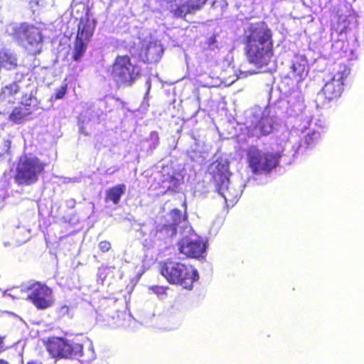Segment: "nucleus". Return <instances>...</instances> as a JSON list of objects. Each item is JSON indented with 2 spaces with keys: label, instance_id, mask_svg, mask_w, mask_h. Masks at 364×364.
<instances>
[{
  "label": "nucleus",
  "instance_id": "obj_9",
  "mask_svg": "<svg viewBox=\"0 0 364 364\" xmlns=\"http://www.w3.org/2000/svg\"><path fill=\"white\" fill-rule=\"evenodd\" d=\"M96 23L95 18L89 10H87L85 14L80 18L73 52L74 60L78 61L82 58L87 44L93 35Z\"/></svg>",
  "mask_w": 364,
  "mask_h": 364
},
{
  "label": "nucleus",
  "instance_id": "obj_4",
  "mask_svg": "<svg viewBox=\"0 0 364 364\" xmlns=\"http://www.w3.org/2000/svg\"><path fill=\"white\" fill-rule=\"evenodd\" d=\"M161 274L172 284H178L184 289H191L193 284L198 279V274L191 265L168 261L161 267Z\"/></svg>",
  "mask_w": 364,
  "mask_h": 364
},
{
  "label": "nucleus",
  "instance_id": "obj_35",
  "mask_svg": "<svg viewBox=\"0 0 364 364\" xmlns=\"http://www.w3.org/2000/svg\"><path fill=\"white\" fill-rule=\"evenodd\" d=\"M2 343H3V342H2V339H1V338L0 337V348H1V346H2Z\"/></svg>",
  "mask_w": 364,
  "mask_h": 364
},
{
  "label": "nucleus",
  "instance_id": "obj_23",
  "mask_svg": "<svg viewBox=\"0 0 364 364\" xmlns=\"http://www.w3.org/2000/svg\"><path fill=\"white\" fill-rule=\"evenodd\" d=\"M229 184L230 182L228 181L227 183V186H224L223 189L220 188L222 187L221 183L217 184V186L218 189V193H220V195H221L222 197H223L226 203L229 202L230 203L233 204L237 200L240 196V193L235 189L229 188Z\"/></svg>",
  "mask_w": 364,
  "mask_h": 364
},
{
  "label": "nucleus",
  "instance_id": "obj_11",
  "mask_svg": "<svg viewBox=\"0 0 364 364\" xmlns=\"http://www.w3.org/2000/svg\"><path fill=\"white\" fill-rule=\"evenodd\" d=\"M48 352L53 358H74L81 356L82 346L74 341L58 337L49 338L46 342Z\"/></svg>",
  "mask_w": 364,
  "mask_h": 364
},
{
  "label": "nucleus",
  "instance_id": "obj_8",
  "mask_svg": "<svg viewBox=\"0 0 364 364\" xmlns=\"http://www.w3.org/2000/svg\"><path fill=\"white\" fill-rule=\"evenodd\" d=\"M246 154L248 168L255 174L269 173L276 167L280 157L278 153L264 152L254 146L247 149Z\"/></svg>",
  "mask_w": 364,
  "mask_h": 364
},
{
  "label": "nucleus",
  "instance_id": "obj_32",
  "mask_svg": "<svg viewBox=\"0 0 364 364\" xmlns=\"http://www.w3.org/2000/svg\"><path fill=\"white\" fill-rule=\"evenodd\" d=\"M26 364H42V363L37 360H31L28 362Z\"/></svg>",
  "mask_w": 364,
  "mask_h": 364
},
{
  "label": "nucleus",
  "instance_id": "obj_27",
  "mask_svg": "<svg viewBox=\"0 0 364 364\" xmlns=\"http://www.w3.org/2000/svg\"><path fill=\"white\" fill-rule=\"evenodd\" d=\"M149 291L157 295L160 299H164L166 296V288L161 286H151L149 287Z\"/></svg>",
  "mask_w": 364,
  "mask_h": 364
},
{
  "label": "nucleus",
  "instance_id": "obj_19",
  "mask_svg": "<svg viewBox=\"0 0 364 364\" xmlns=\"http://www.w3.org/2000/svg\"><path fill=\"white\" fill-rule=\"evenodd\" d=\"M274 119L269 115V111L265 109L262 112L260 119L257 121L252 130V134L257 137L262 135H267L272 132L273 129Z\"/></svg>",
  "mask_w": 364,
  "mask_h": 364
},
{
  "label": "nucleus",
  "instance_id": "obj_6",
  "mask_svg": "<svg viewBox=\"0 0 364 364\" xmlns=\"http://www.w3.org/2000/svg\"><path fill=\"white\" fill-rule=\"evenodd\" d=\"M350 74V68L344 63L336 64L330 80L325 84L321 92L317 95L316 102L326 106L331 100L338 98L343 90V80Z\"/></svg>",
  "mask_w": 364,
  "mask_h": 364
},
{
  "label": "nucleus",
  "instance_id": "obj_10",
  "mask_svg": "<svg viewBox=\"0 0 364 364\" xmlns=\"http://www.w3.org/2000/svg\"><path fill=\"white\" fill-rule=\"evenodd\" d=\"M134 43L136 47L139 57L144 62L156 63L163 54L164 50L161 45L155 40L151 32L146 29H142L139 31L136 41Z\"/></svg>",
  "mask_w": 364,
  "mask_h": 364
},
{
  "label": "nucleus",
  "instance_id": "obj_29",
  "mask_svg": "<svg viewBox=\"0 0 364 364\" xmlns=\"http://www.w3.org/2000/svg\"><path fill=\"white\" fill-rule=\"evenodd\" d=\"M66 92V85L61 86L60 88L57 89L55 92V99L59 100L62 99Z\"/></svg>",
  "mask_w": 364,
  "mask_h": 364
},
{
  "label": "nucleus",
  "instance_id": "obj_16",
  "mask_svg": "<svg viewBox=\"0 0 364 364\" xmlns=\"http://www.w3.org/2000/svg\"><path fill=\"white\" fill-rule=\"evenodd\" d=\"M36 102V100L32 97L31 93H26L19 101V106L15 107L9 115L10 120L15 123H20L31 114V106Z\"/></svg>",
  "mask_w": 364,
  "mask_h": 364
},
{
  "label": "nucleus",
  "instance_id": "obj_22",
  "mask_svg": "<svg viewBox=\"0 0 364 364\" xmlns=\"http://www.w3.org/2000/svg\"><path fill=\"white\" fill-rule=\"evenodd\" d=\"M126 191V186L124 184H119L112 188H109L106 192V201L110 200L117 205L119 203L121 197Z\"/></svg>",
  "mask_w": 364,
  "mask_h": 364
},
{
  "label": "nucleus",
  "instance_id": "obj_2",
  "mask_svg": "<svg viewBox=\"0 0 364 364\" xmlns=\"http://www.w3.org/2000/svg\"><path fill=\"white\" fill-rule=\"evenodd\" d=\"M309 73L308 60L305 55H295L291 59L285 80L291 86L289 91L288 104L296 114L303 112L305 108L304 95L300 90V84L306 78Z\"/></svg>",
  "mask_w": 364,
  "mask_h": 364
},
{
  "label": "nucleus",
  "instance_id": "obj_20",
  "mask_svg": "<svg viewBox=\"0 0 364 364\" xmlns=\"http://www.w3.org/2000/svg\"><path fill=\"white\" fill-rule=\"evenodd\" d=\"M17 66V58L11 50L6 48L0 50V68L13 70Z\"/></svg>",
  "mask_w": 364,
  "mask_h": 364
},
{
  "label": "nucleus",
  "instance_id": "obj_33",
  "mask_svg": "<svg viewBox=\"0 0 364 364\" xmlns=\"http://www.w3.org/2000/svg\"><path fill=\"white\" fill-rule=\"evenodd\" d=\"M0 364H9V363L5 360H0Z\"/></svg>",
  "mask_w": 364,
  "mask_h": 364
},
{
  "label": "nucleus",
  "instance_id": "obj_14",
  "mask_svg": "<svg viewBox=\"0 0 364 364\" xmlns=\"http://www.w3.org/2000/svg\"><path fill=\"white\" fill-rule=\"evenodd\" d=\"M355 20V14L352 6L347 2H343L337 11V20L333 24V29L342 36Z\"/></svg>",
  "mask_w": 364,
  "mask_h": 364
},
{
  "label": "nucleus",
  "instance_id": "obj_18",
  "mask_svg": "<svg viewBox=\"0 0 364 364\" xmlns=\"http://www.w3.org/2000/svg\"><path fill=\"white\" fill-rule=\"evenodd\" d=\"M210 171L213 174L214 180L217 184L221 183L223 189L224 186H227L229 179V165L225 160H217L214 161L210 166Z\"/></svg>",
  "mask_w": 364,
  "mask_h": 364
},
{
  "label": "nucleus",
  "instance_id": "obj_36",
  "mask_svg": "<svg viewBox=\"0 0 364 364\" xmlns=\"http://www.w3.org/2000/svg\"><path fill=\"white\" fill-rule=\"evenodd\" d=\"M178 323L176 324V326H175V328L178 327ZM172 328H174V327H173Z\"/></svg>",
  "mask_w": 364,
  "mask_h": 364
},
{
  "label": "nucleus",
  "instance_id": "obj_13",
  "mask_svg": "<svg viewBox=\"0 0 364 364\" xmlns=\"http://www.w3.org/2000/svg\"><path fill=\"white\" fill-rule=\"evenodd\" d=\"M182 254L194 258L203 257L205 252V242L196 233L184 237L178 244Z\"/></svg>",
  "mask_w": 364,
  "mask_h": 364
},
{
  "label": "nucleus",
  "instance_id": "obj_26",
  "mask_svg": "<svg viewBox=\"0 0 364 364\" xmlns=\"http://www.w3.org/2000/svg\"><path fill=\"white\" fill-rule=\"evenodd\" d=\"M30 230L25 228H18L16 235L17 236L16 240L19 244L24 243L30 237Z\"/></svg>",
  "mask_w": 364,
  "mask_h": 364
},
{
  "label": "nucleus",
  "instance_id": "obj_30",
  "mask_svg": "<svg viewBox=\"0 0 364 364\" xmlns=\"http://www.w3.org/2000/svg\"><path fill=\"white\" fill-rule=\"evenodd\" d=\"M111 247V245L107 241H102L99 244V248L102 252H107Z\"/></svg>",
  "mask_w": 364,
  "mask_h": 364
},
{
  "label": "nucleus",
  "instance_id": "obj_7",
  "mask_svg": "<svg viewBox=\"0 0 364 364\" xmlns=\"http://www.w3.org/2000/svg\"><path fill=\"white\" fill-rule=\"evenodd\" d=\"M46 164L37 156L31 154L23 155L16 167V180L22 185L33 184L43 173Z\"/></svg>",
  "mask_w": 364,
  "mask_h": 364
},
{
  "label": "nucleus",
  "instance_id": "obj_31",
  "mask_svg": "<svg viewBox=\"0 0 364 364\" xmlns=\"http://www.w3.org/2000/svg\"><path fill=\"white\" fill-rule=\"evenodd\" d=\"M31 9H34L35 6H45V2L43 0H31L30 2Z\"/></svg>",
  "mask_w": 364,
  "mask_h": 364
},
{
  "label": "nucleus",
  "instance_id": "obj_28",
  "mask_svg": "<svg viewBox=\"0 0 364 364\" xmlns=\"http://www.w3.org/2000/svg\"><path fill=\"white\" fill-rule=\"evenodd\" d=\"M56 311L60 317L73 316V309L65 304L58 307Z\"/></svg>",
  "mask_w": 364,
  "mask_h": 364
},
{
  "label": "nucleus",
  "instance_id": "obj_17",
  "mask_svg": "<svg viewBox=\"0 0 364 364\" xmlns=\"http://www.w3.org/2000/svg\"><path fill=\"white\" fill-rule=\"evenodd\" d=\"M206 2V0H173L171 5V11L179 17L199 10Z\"/></svg>",
  "mask_w": 364,
  "mask_h": 364
},
{
  "label": "nucleus",
  "instance_id": "obj_21",
  "mask_svg": "<svg viewBox=\"0 0 364 364\" xmlns=\"http://www.w3.org/2000/svg\"><path fill=\"white\" fill-rule=\"evenodd\" d=\"M333 48L335 51L341 50L343 53V57L348 60H351L357 58L355 45L350 48L349 43H345L342 38L333 43Z\"/></svg>",
  "mask_w": 364,
  "mask_h": 364
},
{
  "label": "nucleus",
  "instance_id": "obj_24",
  "mask_svg": "<svg viewBox=\"0 0 364 364\" xmlns=\"http://www.w3.org/2000/svg\"><path fill=\"white\" fill-rule=\"evenodd\" d=\"M169 217L171 219V222L165 225V226L166 228H170L171 235H173L176 233L179 224L181 223H185V218L182 215L181 211L176 209H173L170 212Z\"/></svg>",
  "mask_w": 364,
  "mask_h": 364
},
{
  "label": "nucleus",
  "instance_id": "obj_15",
  "mask_svg": "<svg viewBox=\"0 0 364 364\" xmlns=\"http://www.w3.org/2000/svg\"><path fill=\"white\" fill-rule=\"evenodd\" d=\"M23 82H14L2 88L0 93V107H6L16 102L19 103L25 94L21 90Z\"/></svg>",
  "mask_w": 364,
  "mask_h": 364
},
{
  "label": "nucleus",
  "instance_id": "obj_5",
  "mask_svg": "<svg viewBox=\"0 0 364 364\" xmlns=\"http://www.w3.org/2000/svg\"><path fill=\"white\" fill-rule=\"evenodd\" d=\"M6 31L21 41L31 54L36 55L41 52L43 36L39 28L27 23H11L7 27Z\"/></svg>",
  "mask_w": 364,
  "mask_h": 364
},
{
  "label": "nucleus",
  "instance_id": "obj_25",
  "mask_svg": "<svg viewBox=\"0 0 364 364\" xmlns=\"http://www.w3.org/2000/svg\"><path fill=\"white\" fill-rule=\"evenodd\" d=\"M311 124L312 122L309 124V127L305 128L304 130V140L308 145L314 144L321 136L320 129H321V128L315 129L314 127H311Z\"/></svg>",
  "mask_w": 364,
  "mask_h": 364
},
{
  "label": "nucleus",
  "instance_id": "obj_3",
  "mask_svg": "<svg viewBox=\"0 0 364 364\" xmlns=\"http://www.w3.org/2000/svg\"><path fill=\"white\" fill-rule=\"evenodd\" d=\"M4 296L28 299L38 309H46L52 306L55 301L53 290L38 282L7 290Z\"/></svg>",
  "mask_w": 364,
  "mask_h": 364
},
{
  "label": "nucleus",
  "instance_id": "obj_34",
  "mask_svg": "<svg viewBox=\"0 0 364 364\" xmlns=\"http://www.w3.org/2000/svg\"><path fill=\"white\" fill-rule=\"evenodd\" d=\"M151 135L153 137H154L157 139V135L155 133H153Z\"/></svg>",
  "mask_w": 364,
  "mask_h": 364
},
{
  "label": "nucleus",
  "instance_id": "obj_1",
  "mask_svg": "<svg viewBox=\"0 0 364 364\" xmlns=\"http://www.w3.org/2000/svg\"><path fill=\"white\" fill-rule=\"evenodd\" d=\"M247 58L258 68L268 65L272 59V33L264 22L252 23L245 31Z\"/></svg>",
  "mask_w": 364,
  "mask_h": 364
},
{
  "label": "nucleus",
  "instance_id": "obj_12",
  "mask_svg": "<svg viewBox=\"0 0 364 364\" xmlns=\"http://www.w3.org/2000/svg\"><path fill=\"white\" fill-rule=\"evenodd\" d=\"M138 74V68L131 63L128 56H118L115 59L112 65V77L117 84L129 85L135 80Z\"/></svg>",
  "mask_w": 364,
  "mask_h": 364
}]
</instances>
